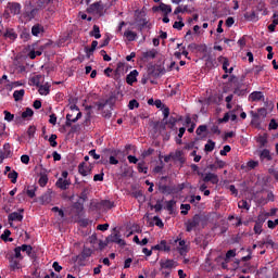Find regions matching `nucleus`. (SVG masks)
<instances>
[{
    "label": "nucleus",
    "mask_w": 278,
    "mask_h": 278,
    "mask_svg": "<svg viewBox=\"0 0 278 278\" xmlns=\"http://www.w3.org/2000/svg\"><path fill=\"white\" fill-rule=\"evenodd\" d=\"M201 223H203V216L200 214H195L192 218H189L185 222L186 231L190 233V231H197L199 227H201Z\"/></svg>",
    "instance_id": "nucleus-1"
},
{
    "label": "nucleus",
    "mask_w": 278,
    "mask_h": 278,
    "mask_svg": "<svg viewBox=\"0 0 278 278\" xmlns=\"http://www.w3.org/2000/svg\"><path fill=\"white\" fill-rule=\"evenodd\" d=\"M70 110L72 113H67L66 115V127H72L73 123H77L81 118V112H79L78 105H71Z\"/></svg>",
    "instance_id": "nucleus-2"
},
{
    "label": "nucleus",
    "mask_w": 278,
    "mask_h": 278,
    "mask_svg": "<svg viewBox=\"0 0 278 278\" xmlns=\"http://www.w3.org/2000/svg\"><path fill=\"white\" fill-rule=\"evenodd\" d=\"M230 81L232 84H236L233 94H237V97H244V94H247L248 85H244L242 83H238V78L236 76H230Z\"/></svg>",
    "instance_id": "nucleus-3"
},
{
    "label": "nucleus",
    "mask_w": 278,
    "mask_h": 278,
    "mask_svg": "<svg viewBox=\"0 0 278 278\" xmlns=\"http://www.w3.org/2000/svg\"><path fill=\"white\" fill-rule=\"evenodd\" d=\"M135 23H137L139 31H142V29H151V27H153V24H151V22H149L144 15H138L135 18Z\"/></svg>",
    "instance_id": "nucleus-4"
},
{
    "label": "nucleus",
    "mask_w": 278,
    "mask_h": 278,
    "mask_svg": "<svg viewBox=\"0 0 278 278\" xmlns=\"http://www.w3.org/2000/svg\"><path fill=\"white\" fill-rule=\"evenodd\" d=\"M88 14H97L98 16H103V4L101 2H94L87 9Z\"/></svg>",
    "instance_id": "nucleus-5"
},
{
    "label": "nucleus",
    "mask_w": 278,
    "mask_h": 278,
    "mask_svg": "<svg viewBox=\"0 0 278 278\" xmlns=\"http://www.w3.org/2000/svg\"><path fill=\"white\" fill-rule=\"evenodd\" d=\"M23 212H25V210L20 208L18 212H13V213L9 214L8 220L11 226H12V223H14V222L23 223Z\"/></svg>",
    "instance_id": "nucleus-6"
},
{
    "label": "nucleus",
    "mask_w": 278,
    "mask_h": 278,
    "mask_svg": "<svg viewBox=\"0 0 278 278\" xmlns=\"http://www.w3.org/2000/svg\"><path fill=\"white\" fill-rule=\"evenodd\" d=\"M202 181H204V184H213V186H216V184H218L220 181V179L218 178V175L214 174V173H206L203 174L202 176Z\"/></svg>",
    "instance_id": "nucleus-7"
},
{
    "label": "nucleus",
    "mask_w": 278,
    "mask_h": 278,
    "mask_svg": "<svg viewBox=\"0 0 278 278\" xmlns=\"http://www.w3.org/2000/svg\"><path fill=\"white\" fill-rule=\"evenodd\" d=\"M7 9L11 14H13V16H16V14H21V3L18 2H9Z\"/></svg>",
    "instance_id": "nucleus-8"
},
{
    "label": "nucleus",
    "mask_w": 278,
    "mask_h": 278,
    "mask_svg": "<svg viewBox=\"0 0 278 278\" xmlns=\"http://www.w3.org/2000/svg\"><path fill=\"white\" fill-rule=\"evenodd\" d=\"M161 269L170 270V268H175L177 266V262L174 260H161L160 261Z\"/></svg>",
    "instance_id": "nucleus-9"
},
{
    "label": "nucleus",
    "mask_w": 278,
    "mask_h": 278,
    "mask_svg": "<svg viewBox=\"0 0 278 278\" xmlns=\"http://www.w3.org/2000/svg\"><path fill=\"white\" fill-rule=\"evenodd\" d=\"M172 160L174 162H179L180 164H186V156L184 155V151L176 150L175 152H172Z\"/></svg>",
    "instance_id": "nucleus-10"
},
{
    "label": "nucleus",
    "mask_w": 278,
    "mask_h": 278,
    "mask_svg": "<svg viewBox=\"0 0 278 278\" xmlns=\"http://www.w3.org/2000/svg\"><path fill=\"white\" fill-rule=\"evenodd\" d=\"M175 242H178V248H177V251L179 253V255H187L188 254V244H186V240H175Z\"/></svg>",
    "instance_id": "nucleus-11"
},
{
    "label": "nucleus",
    "mask_w": 278,
    "mask_h": 278,
    "mask_svg": "<svg viewBox=\"0 0 278 278\" xmlns=\"http://www.w3.org/2000/svg\"><path fill=\"white\" fill-rule=\"evenodd\" d=\"M78 173L83 177H88V175H90L92 173V169L88 165H86V162H81L78 165Z\"/></svg>",
    "instance_id": "nucleus-12"
},
{
    "label": "nucleus",
    "mask_w": 278,
    "mask_h": 278,
    "mask_svg": "<svg viewBox=\"0 0 278 278\" xmlns=\"http://www.w3.org/2000/svg\"><path fill=\"white\" fill-rule=\"evenodd\" d=\"M157 10H161V12H163L164 15H168L170 14V12H173V7L164 2H161L159 7L153 8L154 12H157Z\"/></svg>",
    "instance_id": "nucleus-13"
},
{
    "label": "nucleus",
    "mask_w": 278,
    "mask_h": 278,
    "mask_svg": "<svg viewBox=\"0 0 278 278\" xmlns=\"http://www.w3.org/2000/svg\"><path fill=\"white\" fill-rule=\"evenodd\" d=\"M152 251H165L168 253V251H170V245H168L166 240H162L159 244L152 247Z\"/></svg>",
    "instance_id": "nucleus-14"
},
{
    "label": "nucleus",
    "mask_w": 278,
    "mask_h": 278,
    "mask_svg": "<svg viewBox=\"0 0 278 278\" xmlns=\"http://www.w3.org/2000/svg\"><path fill=\"white\" fill-rule=\"evenodd\" d=\"M97 210H112L114 207V202L110 200H102L96 205Z\"/></svg>",
    "instance_id": "nucleus-15"
},
{
    "label": "nucleus",
    "mask_w": 278,
    "mask_h": 278,
    "mask_svg": "<svg viewBox=\"0 0 278 278\" xmlns=\"http://www.w3.org/2000/svg\"><path fill=\"white\" fill-rule=\"evenodd\" d=\"M137 77H138V71L134 70L126 76V84H128V86H134V84L138 81Z\"/></svg>",
    "instance_id": "nucleus-16"
},
{
    "label": "nucleus",
    "mask_w": 278,
    "mask_h": 278,
    "mask_svg": "<svg viewBox=\"0 0 278 278\" xmlns=\"http://www.w3.org/2000/svg\"><path fill=\"white\" fill-rule=\"evenodd\" d=\"M108 242H114L115 244H119V247H125V240L121 239V235L115 233L108 237Z\"/></svg>",
    "instance_id": "nucleus-17"
},
{
    "label": "nucleus",
    "mask_w": 278,
    "mask_h": 278,
    "mask_svg": "<svg viewBox=\"0 0 278 278\" xmlns=\"http://www.w3.org/2000/svg\"><path fill=\"white\" fill-rule=\"evenodd\" d=\"M20 249H22L23 253H26V255H28V257H31L34 260V257H36V253L34 252V248L29 244H22L20 245Z\"/></svg>",
    "instance_id": "nucleus-18"
},
{
    "label": "nucleus",
    "mask_w": 278,
    "mask_h": 278,
    "mask_svg": "<svg viewBox=\"0 0 278 278\" xmlns=\"http://www.w3.org/2000/svg\"><path fill=\"white\" fill-rule=\"evenodd\" d=\"M56 188H60L61 190H68V186H71V180L59 178L55 184Z\"/></svg>",
    "instance_id": "nucleus-19"
},
{
    "label": "nucleus",
    "mask_w": 278,
    "mask_h": 278,
    "mask_svg": "<svg viewBox=\"0 0 278 278\" xmlns=\"http://www.w3.org/2000/svg\"><path fill=\"white\" fill-rule=\"evenodd\" d=\"M9 264H10L11 270L21 269V261L18 258H15L13 256L9 257Z\"/></svg>",
    "instance_id": "nucleus-20"
},
{
    "label": "nucleus",
    "mask_w": 278,
    "mask_h": 278,
    "mask_svg": "<svg viewBox=\"0 0 278 278\" xmlns=\"http://www.w3.org/2000/svg\"><path fill=\"white\" fill-rule=\"evenodd\" d=\"M260 160L264 162L266 160L267 162H270L273 160V155H270V150L264 149L263 151L260 152Z\"/></svg>",
    "instance_id": "nucleus-21"
},
{
    "label": "nucleus",
    "mask_w": 278,
    "mask_h": 278,
    "mask_svg": "<svg viewBox=\"0 0 278 278\" xmlns=\"http://www.w3.org/2000/svg\"><path fill=\"white\" fill-rule=\"evenodd\" d=\"M256 142L257 144H260L261 148L266 147V144H268V135L267 134L260 135L256 138Z\"/></svg>",
    "instance_id": "nucleus-22"
},
{
    "label": "nucleus",
    "mask_w": 278,
    "mask_h": 278,
    "mask_svg": "<svg viewBox=\"0 0 278 278\" xmlns=\"http://www.w3.org/2000/svg\"><path fill=\"white\" fill-rule=\"evenodd\" d=\"M262 99H264V93L262 91H253L249 96L250 101H262Z\"/></svg>",
    "instance_id": "nucleus-23"
},
{
    "label": "nucleus",
    "mask_w": 278,
    "mask_h": 278,
    "mask_svg": "<svg viewBox=\"0 0 278 278\" xmlns=\"http://www.w3.org/2000/svg\"><path fill=\"white\" fill-rule=\"evenodd\" d=\"M49 92H51V85L49 83H46L39 87V94L47 97Z\"/></svg>",
    "instance_id": "nucleus-24"
},
{
    "label": "nucleus",
    "mask_w": 278,
    "mask_h": 278,
    "mask_svg": "<svg viewBox=\"0 0 278 278\" xmlns=\"http://www.w3.org/2000/svg\"><path fill=\"white\" fill-rule=\"evenodd\" d=\"M4 151L5 152H0V164H3V160L10 157V143L4 144Z\"/></svg>",
    "instance_id": "nucleus-25"
},
{
    "label": "nucleus",
    "mask_w": 278,
    "mask_h": 278,
    "mask_svg": "<svg viewBox=\"0 0 278 278\" xmlns=\"http://www.w3.org/2000/svg\"><path fill=\"white\" fill-rule=\"evenodd\" d=\"M124 37L128 40V42H134L138 38V34L134 30H126L124 33Z\"/></svg>",
    "instance_id": "nucleus-26"
},
{
    "label": "nucleus",
    "mask_w": 278,
    "mask_h": 278,
    "mask_svg": "<svg viewBox=\"0 0 278 278\" xmlns=\"http://www.w3.org/2000/svg\"><path fill=\"white\" fill-rule=\"evenodd\" d=\"M23 97H25V89L15 90L13 92V99L14 101H23Z\"/></svg>",
    "instance_id": "nucleus-27"
},
{
    "label": "nucleus",
    "mask_w": 278,
    "mask_h": 278,
    "mask_svg": "<svg viewBox=\"0 0 278 278\" xmlns=\"http://www.w3.org/2000/svg\"><path fill=\"white\" fill-rule=\"evenodd\" d=\"M175 205H177V201L175 200L165 201V210H167L169 214H173Z\"/></svg>",
    "instance_id": "nucleus-28"
},
{
    "label": "nucleus",
    "mask_w": 278,
    "mask_h": 278,
    "mask_svg": "<svg viewBox=\"0 0 278 278\" xmlns=\"http://www.w3.org/2000/svg\"><path fill=\"white\" fill-rule=\"evenodd\" d=\"M244 18L254 23H257V21H260V17L257 16V13H255V11H252L251 13H245Z\"/></svg>",
    "instance_id": "nucleus-29"
},
{
    "label": "nucleus",
    "mask_w": 278,
    "mask_h": 278,
    "mask_svg": "<svg viewBox=\"0 0 278 278\" xmlns=\"http://www.w3.org/2000/svg\"><path fill=\"white\" fill-rule=\"evenodd\" d=\"M188 12L189 14H192V12H194V10H189L188 9V5H185L184 8L181 7H177L174 11V14L177 15V14H184Z\"/></svg>",
    "instance_id": "nucleus-30"
},
{
    "label": "nucleus",
    "mask_w": 278,
    "mask_h": 278,
    "mask_svg": "<svg viewBox=\"0 0 278 278\" xmlns=\"http://www.w3.org/2000/svg\"><path fill=\"white\" fill-rule=\"evenodd\" d=\"M92 255V249L90 248H84L83 252L80 254V260L86 261L88 257Z\"/></svg>",
    "instance_id": "nucleus-31"
},
{
    "label": "nucleus",
    "mask_w": 278,
    "mask_h": 278,
    "mask_svg": "<svg viewBox=\"0 0 278 278\" xmlns=\"http://www.w3.org/2000/svg\"><path fill=\"white\" fill-rule=\"evenodd\" d=\"M90 36H93L96 40H99V38H101V28H99V25H93V28L90 31Z\"/></svg>",
    "instance_id": "nucleus-32"
},
{
    "label": "nucleus",
    "mask_w": 278,
    "mask_h": 278,
    "mask_svg": "<svg viewBox=\"0 0 278 278\" xmlns=\"http://www.w3.org/2000/svg\"><path fill=\"white\" fill-rule=\"evenodd\" d=\"M217 62L223 64V71H227V68H229V59H227V56H218Z\"/></svg>",
    "instance_id": "nucleus-33"
},
{
    "label": "nucleus",
    "mask_w": 278,
    "mask_h": 278,
    "mask_svg": "<svg viewBox=\"0 0 278 278\" xmlns=\"http://www.w3.org/2000/svg\"><path fill=\"white\" fill-rule=\"evenodd\" d=\"M38 184L41 188H45V186L49 184V176H47V174H40Z\"/></svg>",
    "instance_id": "nucleus-34"
},
{
    "label": "nucleus",
    "mask_w": 278,
    "mask_h": 278,
    "mask_svg": "<svg viewBox=\"0 0 278 278\" xmlns=\"http://www.w3.org/2000/svg\"><path fill=\"white\" fill-rule=\"evenodd\" d=\"M4 38H9V40H16V38H18V35H16L14 29H9L4 33Z\"/></svg>",
    "instance_id": "nucleus-35"
},
{
    "label": "nucleus",
    "mask_w": 278,
    "mask_h": 278,
    "mask_svg": "<svg viewBox=\"0 0 278 278\" xmlns=\"http://www.w3.org/2000/svg\"><path fill=\"white\" fill-rule=\"evenodd\" d=\"M215 148L216 142L208 140L207 143L204 146V151H206V153H212V151H214Z\"/></svg>",
    "instance_id": "nucleus-36"
},
{
    "label": "nucleus",
    "mask_w": 278,
    "mask_h": 278,
    "mask_svg": "<svg viewBox=\"0 0 278 278\" xmlns=\"http://www.w3.org/2000/svg\"><path fill=\"white\" fill-rule=\"evenodd\" d=\"M41 205H49L51 203V193H45L40 197Z\"/></svg>",
    "instance_id": "nucleus-37"
},
{
    "label": "nucleus",
    "mask_w": 278,
    "mask_h": 278,
    "mask_svg": "<svg viewBox=\"0 0 278 278\" xmlns=\"http://www.w3.org/2000/svg\"><path fill=\"white\" fill-rule=\"evenodd\" d=\"M42 55V49H39V50H30L29 53H28V58L30 60H36V58Z\"/></svg>",
    "instance_id": "nucleus-38"
},
{
    "label": "nucleus",
    "mask_w": 278,
    "mask_h": 278,
    "mask_svg": "<svg viewBox=\"0 0 278 278\" xmlns=\"http://www.w3.org/2000/svg\"><path fill=\"white\" fill-rule=\"evenodd\" d=\"M178 21L179 22L174 23L173 27L174 29H178V31H181V29H184L186 24H184V18H181V16H178Z\"/></svg>",
    "instance_id": "nucleus-39"
},
{
    "label": "nucleus",
    "mask_w": 278,
    "mask_h": 278,
    "mask_svg": "<svg viewBox=\"0 0 278 278\" xmlns=\"http://www.w3.org/2000/svg\"><path fill=\"white\" fill-rule=\"evenodd\" d=\"M73 207H74V210L76 211V214L77 215H79V214H81V212H84V203H81V202H75L74 204H73Z\"/></svg>",
    "instance_id": "nucleus-40"
},
{
    "label": "nucleus",
    "mask_w": 278,
    "mask_h": 278,
    "mask_svg": "<svg viewBox=\"0 0 278 278\" xmlns=\"http://www.w3.org/2000/svg\"><path fill=\"white\" fill-rule=\"evenodd\" d=\"M239 210H251V205L247 200H241L238 202Z\"/></svg>",
    "instance_id": "nucleus-41"
},
{
    "label": "nucleus",
    "mask_w": 278,
    "mask_h": 278,
    "mask_svg": "<svg viewBox=\"0 0 278 278\" xmlns=\"http://www.w3.org/2000/svg\"><path fill=\"white\" fill-rule=\"evenodd\" d=\"M155 55H157V52L155 50H150L143 53V58L147 60H154Z\"/></svg>",
    "instance_id": "nucleus-42"
},
{
    "label": "nucleus",
    "mask_w": 278,
    "mask_h": 278,
    "mask_svg": "<svg viewBox=\"0 0 278 278\" xmlns=\"http://www.w3.org/2000/svg\"><path fill=\"white\" fill-rule=\"evenodd\" d=\"M21 251H23L21 247H16L14 249V255L11 257H15V260H20V262L23 261V254H21Z\"/></svg>",
    "instance_id": "nucleus-43"
},
{
    "label": "nucleus",
    "mask_w": 278,
    "mask_h": 278,
    "mask_svg": "<svg viewBox=\"0 0 278 278\" xmlns=\"http://www.w3.org/2000/svg\"><path fill=\"white\" fill-rule=\"evenodd\" d=\"M41 31H42V26H40V24L34 25L31 27L33 36H39Z\"/></svg>",
    "instance_id": "nucleus-44"
},
{
    "label": "nucleus",
    "mask_w": 278,
    "mask_h": 278,
    "mask_svg": "<svg viewBox=\"0 0 278 278\" xmlns=\"http://www.w3.org/2000/svg\"><path fill=\"white\" fill-rule=\"evenodd\" d=\"M180 210H181L180 214H182V216H188V212H190L191 206L190 204H181Z\"/></svg>",
    "instance_id": "nucleus-45"
},
{
    "label": "nucleus",
    "mask_w": 278,
    "mask_h": 278,
    "mask_svg": "<svg viewBox=\"0 0 278 278\" xmlns=\"http://www.w3.org/2000/svg\"><path fill=\"white\" fill-rule=\"evenodd\" d=\"M34 116V110L27 108L23 113H22V118H31Z\"/></svg>",
    "instance_id": "nucleus-46"
},
{
    "label": "nucleus",
    "mask_w": 278,
    "mask_h": 278,
    "mask_svg": "<svg viewBox=\"0 0 278 278\" xmlns=\"http://www.w3.org/2000/svg\"><path fill=\"white\" fill-rule=\"evenodd\" d=\"M8 177L9 179H11L13 184H16V180L18 179V172L12 170L11 173L8 174Z\"/></svg>",
    "instance_id": "nucleus-47"
},
{
    "label": "nucleus",
    "mask_w": 278,
    "mask_h": 278,
    "mask_svg": "<svg viewBox=\"0 0 278 278\" xmlns=\"http://www.w3.org/2000/svg\"><path fill=\"white\" fill-rule=\"evenodd\" d=\"M40 79H42L41 75H36L30 78V84L33 86H40Z\"/></svg>",
    "instance_id": "nucleus-48"
},
{
    "label": "nucleus",
    "mask_w": 278,
    "mask_h": 278,
    "mask_svg": "<svg viewBox=\"0 0 278 278\" xmlns=\"http://www.w3.org/2000/svg\"><path fill=\"white\" fill-rule=\"evenodd\" d=\"M3 114L7 123H12V121H14V114L10 113V111H3Z\"/></svg>",
    "instance_id": "nucleus-49"
},
{
    "label": "nucleus",
    "mask_w": 278,
    "mask_h": 278,
    "mask_svg": "<svg viewBox=\"0 0 278 278\" xmlns=\"http://www.w3.org/2000/svg\"><path fill=\"white\" fill-rule=\"evenodd\" d=\"M248 166V170H253V168H257V166H260V162L257 161H249L247 163Z\"/></svg>",
    "instance_id": "nucleus-50"
},
{
    "label": "nucleus",
    "mask_w": 278,
    "mask_h": 278,
    "mask_svg": "<svg viewBox=\"0 0 278 278\" xmlns=\"http://www.w3.org/2000/svg\"><path fill=\"white\" fill-rule=\"evenodd\" d=\"M48 140H49L51 147H53V148L58 147V141H55V140H58V135H51Z\"/></svg>",
    "instance_id": "nucleus-51"
},
{
    "label": "nucleus",
    "mask_w": 278,
    "mask_h": 278,
    "mask_svg": "<svg viewBox=\"0 0 278 278\" xmlns=\"http://www.w3.org/2000/svg\"><path fill=\"white\" fill-rule=\"evenodd\" d=\"M205 131H207V126L206 125H200L197 128L195 134H197V136H201V134H205Z\"/></svg>",
    "instance_id": "nucleus-52"
},
{
    "label": "nucleus",
    "mask_w": 278,
    "mask_h": 278,
    "mask_svg": "<svg viewBox=\"0 0 278 278\" xmlns=\"http://www.w3.org/2000/svg\"><path fill=\"white\" fill-rule=\"evenodd\" d=\"M129 110H134L135 108H140V103H138V100L132 99L128 103Z\"/></svg>",
    "instance_id": "nucleus-53"
},
{
    "label": "nucleus",
    "mask_w": 278,
    "mask_h": 278,
    "mask_svg": "<svg viewBox=\"0 0 278 278\" xmlns=\"http://www.w3.org/2000/svg\"><path fill=\"white\" fill-rule=\"evenodd\" d=\"M108 103H110V100H105L103 102H97L96 105H97L98 110L101 112V111L105 110V105H108Z\"/></svg>",
    "instance_id": "nucleus-54"
},
{
    "label": "nucleus",
    "mask_w": 278,
    "mask_h": 278,
    "mask_svg": "<svg viewBox=\"0 0 278 278\" xmlns=\"http://www.w3.org/2000/svg\"><path fill=\"white\" fill-rule=\"evenodd\" d=\"M199 201H201V195H191L189 202L192 205H197V203H199Z\"/></svg>",
    "instance_id": "nucleus-55"
},
{
    "label": "nucleus",
    "mask_w": 278,
    "mask_h": 278,
    "mask_svg": "<svg viewBox=\"0 0 278 278\" xmlns=\"http://www.w3.org/2000/svg\"><path fill=\"white\" fill-rule=\"evenodd\" d=\"M153 153H155V150L153 148H149L148 150H144L142 152V157H149V155H153Z\"/></svg>",
    "instance_id": "nucleus-56"
},
{
    "label": "nucleus",
    "mask_w": 278,
    "mask_h": 278,
    "mask_svg": "<svg viewBox=\"0 0 278 278\" xmlns=\"http://www.w3.org/2000/svg\"><path fill=\"white\" fill-rule=\"evenodd\" d=\"M12 235V232L8 229H5L3 231V233L1 235V240H3L4 242H8V238H10V236Z\"/></svg>",
    "instance_id": "nucleus-57"
},
{
    "label": "nucleus",
    "mask_w": 278,
    "mask_h": 278,
    "mask_svg": "<svg viewBox=\"0 0 278 278\" xmlns=\"http://www.w3.org/2000/svg\"><path fill=\"white\" fill-rule=\"evenodd\" d=\"M98 231H108L110 229V224H100L97 226Z\"/></svg>",
    "instance_id": "nucleus-58"
},
{
    "label": "nucleus",
    "mask_w": 278,
    "mask_h": 278,
    "mask_svg": "<svg viewBox=\"0 0 278 278\" xmlns=\"http://www.w3.org/2000/svg\"><path fill=\"white\" fill-rule=\"evenodd\" d=\"M138 170L140 173H144V175H147V170H149V168L147 166H144V163H138Z\"/></svg>",
    "instance_id": "nucleus-59"
},
{
    "label": "nucleus",
    "mask_w": 278,
    "mask_h": 278,
    "mask_svg": "<svg viewBox=\"0 0 278 278\" xmlns=\"http://www.w3.org/2000/svg\"><path fill=\"white\" fill-rule=\"evenodd\" d=\"M109 164H111V166H116V164H118V159H116L114 155H111L109 157Z\"/></svg>",
    "instance_id": "nucleus-60"
},
{
    "label": "nucleus",
    "mask_w": 278,
    "mask_h": 278,
    "mask_svg": "<svg viewBox=\"0 0 278 278\" xmlns=\"http://www.w3.org/2000/svg\"><path fill=\"white\" fill-rule=\"evenodd\" d=\"M229 151H231V147L230 146H225L223 148V150L219 151V155H227V153H229Z\"/></svg>",
    "instance_id": "nucleus-61"
},
{
    "label": "nucleus",
    "mask_w": 278,
    "mask_h": 278,
    "mask_svg": "<svg viewBox=\"0 0 278 278\" xmlns=\"http://www.w3.org/2000/svg\"><path fill=\"white\" fill-rule=\"evenodd\" d=\"M278 225V219H275L274 222L273 220H268L267 222V227L269 229H275V226Z\"/></svg>",
    "instance_id": "nucleus-62"
},
{
    "label": "nucleus",
    "mask_w": 278,
    "mask_h": 278,
    "mask_svg": "<svg viewBox=\"0 0 278 278\" xmlns=\"http://www.w3.org/2000/svg\"><path fill=\"white\" fill-rule=\"evenodd\" d=\"M35 134H36V128L34 126H29L27 130V135L29 136V138H34Z\"/></svg>",
    "instance_id": "nucleus-63"
},
{
    "label": "nucleus",
    "mask_w": 278,
    "mask_h": 278,
    "mask_svg": "<svg viewBox=\"0 0 278 278\" xmlns=\"http://www.w3.org/2000/svg\"><path fill=\"white\" fill-rule=\"evenodd\" d=\"M277 127H278L277 122L275 119H271L269 122V129H277Z\"/></svg>",
    "instance_id": "nucleus-64"
}]
</instances>
